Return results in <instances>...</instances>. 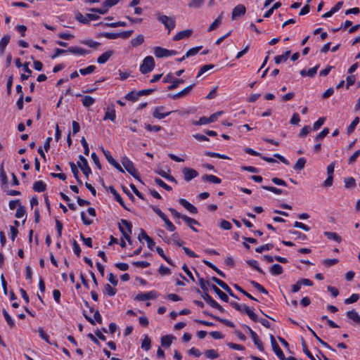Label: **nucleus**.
I'll return each instance as SVG.
<instances>
[{"label": "nucleus", "instance_id": "obj_1", "mask_svg": "<svg viewBox=\"0 0 360 360\" xmlns=\"http://www.w3.org/2000/svg\"><path fill=\"white\" fill-rule=\"evenodd\" d=\"M157 19L168 30V34H169L171 30L175 27L176 20L174 17H169L165 15L158 13Z\"/></svg>", "mask_w": 360, "mask_h": 360}, {"label": "nucleus", "instance_id": "obj_2", "mask_svg": "<svg viewBox=\"0 0 360 360\" xmlns=\"http://www.w3.org/2000/svg\"><path fill=\"white\" fill-rule=\"evenodd\" d=\"M122 164L125 169L132 175L135 179L141 181V179L138 174L137 170L136 169L134 163L127 157H124L122 159Z\"/></svg>", "mask_w": 360, "mask_h": 360}, {"label": "nucleus", "instance_id": "obj_3", "mask_svg": "<svg viewBox=\"0 0 360 360\" xmlns=\"http://www.w3.org/2000/svg\"><path fill=\"white\" fill-rule=\"evenodd\" d=\"M155 67V60L152 56H146L140 66V71L143 74L151 72Z\"/></svg>", "mask_w": 360, "mask_h": 360}, {"label": "nucleus", "instance_id": "obj_4", "mask_svg": "<svg viewBox=\"0 0 360 360\" xmlns=\"http://www.w3.org/2000/svg\"><path fill=\"white\" fill-rule=\"evenodd\" d=\"M133 32V30H127L119 33L103 32L102 33V36L108 39H115L119 37L122 39H128L132 34Z\"/></svg>", "mask_w": 360, "mask_h": 360}, {"label": "nucleus", "instance_id": "obj_5", "mask_svg": "<svg viewBox=\"0 0 360 360\" xmlns=\"http://www.w3.org/2000/svg\"><path fill=\"white\" fill-rule=\"evenodd\" d=\"M120 221L121 224L127 229V231H124V227L120 224H119V229L122 232L123 236L128 240V242L130 243L131 238L129 235L132 231V224L130 221H128L126 219H121Z\"/></svg>", "mask_w": 360, "mask_h": 360}, {"label": "nucleus", "instance_id": "obj_6", "mask_svg": "<svg viewBox=\"0 0 360 360\" xmlns=\"http://www.w3.org/2000/svg\"><path fill=\"white\" fill-rule=\"evenodd\" d=\"M207 291L208 290H202L201 293L202 298L212 307L218 309L221 312H224V308L211 297Z\"/></svg>", "mask_w": 360, "mask_h": 360}, {"label": "nucleus", "instance_id": "obj_7", "mask_svg": "<svg viewBox=\"0 0 360 360\" xmlns=\"http://www.w3.org/2000/svg\"><path fill=\"white\" fill-rule=\"evenodd\" d=\"M207 291L208 290H202L201 293L202 298L212 307L218 309L221 312H224V308L211 297Z\"/></svg>", "mask_w": 360, "mask_h": 360}, {"label": "nucleus", "instance_id": "obj_8", "mask_svg": "<svg viewBox=\"0 0 360 360\" xmlns=\"http://www.w3.org/2000/svg\"><path fill=\"white\" fill-rule=\"evenodd\" d=\"M79 159L80 162H77L78 167L81 169L83 174L88 177L89 174H91V168L88 165V162L85 158H84L82 155L79 156Z\"/></svg>", "mask_w": 360, "mask_h": 360}, {"label": "nucleus", "instance_id": "obj_9", "mask_svg": "<svg viewBox=\"0 0 360 360\" xmlns=\"http://www.w3.org/2000/svg\"><path fill=\"white\" fill-rule=\"evenodd\" d=\"M182 173L186 181H190L198 176V172L196 170L188 167L183 168Z\"/></svg>", "mask_w": 360, "mask_h": 360}, {"label": "nucleus", "instance_id": "obj_10", "mask_svg": "<svg viewBox=\"0 0 360 360\" xmlns=\"http://www.w3.org/2000/svg\"><path fill=\"white\" fill-rule=\"evenodd\" d=\"M245 327L248 329L255 345L257 346L258 349L263 352L264 349L263 344H262V341L259 339V337L257 335V333L255 331H253L249 326H246Z\"/></svg>", "mask_w": 360, "mask_h": 360}, {"label": "nucleus", "instance_id": "obj_11", "mask_svg": "<svg viewBox=\"0 0 360 360\" xmlns=\"http://www.w3.org/2000/svg\"><path fill=\"white\" fill-rule=\"evenodd\" d=\"M164 109L165 108L163 106L155 108L153 112V116L156 119L161 120L166 117L172 112V111L164 112Z\"/></svg>", "mask_w": 360, "mask_h": 360}, {"label": "nucleus", "instance_id": "obj_12", "mask_svg": "<svg viewBox=\"0 0 360 360\" xmlns=\"http://www.w3.org/2000/svg\"><path fill=\"white\" fill-rule=\"evenodd\" d=\"M246 8L245 6L242 4H239L236 6L232 11L231 18L232 20H235L237 17H240L243 15L245 13Z\"/></svg>", "mask_w": 360, "mask_h": 360}, {"label": "nucleus", "instance_id": "obj_13", "mask_svg": "<svg viewBox=\"0 0 360 360\" xmlns=\"http://www.w3.org/2000/svg\"><path fill=\"white\" fill-rule=\"evenodd\" d=\"M157 297L155 291H150L147 293H139L136 295V299L140 301L154 299Z\"/></svg>", "mask_w": 360, "mask_h": 360}, {"label": "nucleus", "instance_id": "obj_14", "mask_svg": "<svg viewBox=\"0 0 360 360\" xmlns=\"http://www.w3.org/2000/svg\"><path fill=\"white\" fill-rule=\"evenodd\" d=\"M194 85L195 84H191L186 87L185 89H184L183 90L180 91L179 92L173 95H169V96L174 100L182 98L189 94V92L193 88Z\"/></svg>", "mask_w": 360, "mask_h": 360}, {"label": "nucleus", "instance_id": "obj_15", "mask_svg": "<svg viewBox=\"0 0 360 360\" xmlns=\"http://www.w3.org/2000/svg\"><path fill=\"white\" fill-rule=\"evenodd\" d=\"M179 202L185 207L188 211H189L192 214H196L198 213L197 208L193 205L191 203H190L188 201L184 198H180L179 200Z\"/></svg>", "mask_w": 360, "mask_h": 360}, {"label": "nucleus", "instance_id": "obj_16", "mask_svg": "<svg viewBox=\"0 0 360 360\" xmlns=\"http://www.w3.org/2000/svg\"><path fill=\"white\" fill-rule=\"evenodd\" d=\"M192 33L193 30L189 29L180 31L176 35L174 36L173 40L179 41L183 39L188 38L192 34Z\"/></svg>", "mask_w": 360, "mask_h": 360}, {"label": "nucleus", "instance_id": "obj_17", "mask_svg": "<svg viewBox=\"0 0 360 360\" xmlns=\"http://www.w3.org/2000/svg\"><path fill=\"white\" fill-rule=\"evenodd\" d=\"M68 53H71L75 55L84 56L90 53L89 50L84 49L78 46H70L68 49Z\"/></svg>", "mask_w": 360, "mask_h": 360}, {"label": "nucleus", "instance_id": "obj_18", "mask_svg": "<svg viewBox=\"0 0 360 360\" xmlns=\"http://www.w3.org/2000/svg\"><path fill=\"white\" fill-rule=\"evenodd\" d=\"M109 190L110 193L114 195L115 199L123 207L125 210H129L127 206L124 204V200H122L120 195L117 193V191L115 189L113 186H110Z\"/></svg>", "mask_w": 360, "mask_h": 360}, {"label": "nucleus", "instance_id": "obj_19", "mask_svg": "<svg viewBox=\"0 0 360 360\" xmlns=\"http://www.w3.org/2000/svg\"><path fill=\"white\" fill-rule=\"evenodd\" d=\"M212 290L219 297V298L226 302H229V297L224 292H222L217 286L214 284L210 285Z\"/></svg>", "mask_w": 360, "mask_h": 360}, {"label": "nucleus", "instance_id": "obj_20", "mask_svg": "<svg viewBox=\"0 0 360 360\" xmlns=\"http://www.w3.org/2000/svg\"><path fill=\"white\" fill-rule=\"evenodd\" d=\"M103 120H110L112 122L115 120V110L113 106L107 108Z\"/></svg>", "mask_w": 360, "mask_h": 360}, {"label": "nucleus", "instance_id": "obj_21", "mask_svg": "<svg viewBox=\"0 0 360 360\" xmlns=\"http://www.w3.org/2000/svg\"><path fill=\"white\" fill-rule=\"evenodd\" d=\"M168 49L162 48L160 46H155L154 48V54L157 58H162L167 57Z\"/></svg>", "mask_w": 360, "mask_h": 360}, {"label": "nucleus", "instance_id": "obj_22", "mask_svg": "<svg viewBox=\"0 0 360 360\" xmlns=\"http://www.w3.org/2000/svg\"><path fill=\"white\" fill-rule=\"evenodd\" d=\"M347 316L354 323L360 325V315L354 309L347 312Z\"/></svg>", "mask_w": 360, "mask_h": 360}, {"label": "nucleus", "instance_id": "obj_23", "mask_svg": "<svg viewBox=\"0 0 360 360\" xmlns=\"http://www.w3.org/2000/svg\"><path fill=\"white\" fill-rule=\"evenodd\" d=\"M182 219L185 221L186 224L195 232H198V229H195L193 225H198L199 223L194 219L191 218L188 216L182 217Z\"/></svg>", "mask_w": 360, "mask_h": 360}, {"label": "nucleus", "instance_id": "obj_24", "mask_svg": "<svg viewBox=\"0 0 360 360\" xmlns=\"http://www.w3.org/2000/svg\"><path fill=\"white\" fill-rule=\"evenodd\" d=\"M112 51H108L103 53L97 58V63L99 64H103L106 63L108 60V59L112 56Z\"/></svg>", "mask_w": 360, "mask_h": 360}, {"label": "nucleus", "instance_id": "obj_25", "mask_svg": "<svg viewBox=\"0 0 360 360\" xmlns=\"http://www.w3.org/2000/svg\"><path fill=\"white\" fill-rule=\"evenodd\" d=\"M202 179L205 181H208L216 184H219L221 182V179L212 174H205L202 177Z\"/></svg>", "mask_w": 360, "mask_h": 360}, {"label": "nucleus", "instance_id": "obj_26", "mask_svg": "<svg viewBox=\"0 0 360 360\" xmlns=\"http://www.w3.org/2000/svg\"><path fill=\"white\" fill-rule=\"evenodd\" d=\"M215 122V120L213 119V115H212L210 117H202L200 118L198 121L194 122V125H203L207 124L212 122Z\"/></svg>", "mask_w": 360, "mask_h": 360}, {"label": "nucleus", "instance_id": "obj_27", "mask_svg": "<svg viewBox=\"0 0 360 360\" xmlns=\"http://www.w3.org/2000/svg\"><path fill=\"white\" fill-rule=\"evenodd\" d=\"M174 338V337L170 335L162 336L161 338V345L165 347H169L172 345Z\"/></svg>", "mask_w": 360, "mask_h": 360}, {"label": "nucleus", "instance_id": "obj_28", "mask_svg": "<svg viewBox=\"0 0 360 360\" xmlns=\"http://www.w3.org/2000/svg\"><path fill=\"white\" fill-rule=\"evenodd\" d=\"M290 53V51H286L283 54L276 56L274 58L275 63L276 64H279L281 62H285L289 58Z\"/></svg>", "mask_w": 360, "mask_h": 360}, {"label": "nucleus", "instance_id": "obj_29", "mask_svg": "<svg viewBox=\"0 0 360 360\" xmlns=\"http://www.w3.org/2000/svg\"><path fill=\"white\" fill-rule=\"evenodd\" d=\"M46 188V185L42 181H37L33 184V189L36 192H43Z\"/></svg>", "mask_w": 360, "mask_h": 360}, {"label": "nucleus", "instance_id": "obj_30", "mask_svg": "<svg viewBox=\"0 0 360 360\" xmlns=\"http://www.w3.org/2000/svg\"><path fill=\"white\" fill-rule=\"evenodd\" d=\"M324 236H326L328 239L333 240L338 243H340L342 240L341 237L335 232L325 231Z\"/></svg>", "mask_w": 360, "mask_h": 360}, {"label": "nucleus", "instance_id": "obj_31", "mask_svg": "<svg viewBox=\"0 0 360 360\" xmlns=\"http://www.w3.org/2000/svg\"><path fill=\"white\" fill-rule=\"evenodd\" d=\"M222 15L221 13L217 18L216 20L210 25V27L207 29V32H212L214 30H215L217 27L219 26V25L221 23L222 20Z\"/></svg>", "mask_w": 360, "mask_h": 360}, {"label": "nucleus", "instance_id": "obj_32", "mask_svg": "<svg viewBox=\"0 0 360 360\" xmlns=\"http://www.w3.org/2000/svg\"><path fill=\"white\" fill-rule=\"evenodd\" d=\"M270 272L273 275L278 276L281 275L283 272V269L280 264H275L271 266Z\"/></svg>", "mask_w": 360, "mask_h": 360}, {"label": "nucleus", "instance_id": "obj_33", "mask_svg": "<svg viewBox=\"0 0 360 360\" xmlns=\"http://www.w3.org/2000/svg\"><path fill=\"white\" fill-rule=\"evenodd\" d=\"M144 41V37L143 34H139L136 37L134 38L131 41V46L133 47H136L141 44H142Z\"/></svg>", "mask_w": 360, "mask_h": 360}, {"label": "nucleus", "instance_id": "obj_34", "mask_svg": "<svg viewBox=\"0 0 360 360\" xmlns=\"http://www.w3.org/2000/svg\"><path fill=\"white\" fill-rule=\"evenodd\" d=\"M272 349L274 352L276 354V355L278 356V358L281 360L284 359V354L282 351V349L280 348L279 345L277 343H275L272 346Z\"/></svg>", "mask_w": 360, "mask_h": 360}, {"label": "nucleus", "instance_id": "obj_35", "mask_svg": "<svg viewBox=\"0 0 360 360\" xmlns=\"http://www.w3.org/2000/svg\"><path fill=\"white\" fill-rule=\"evenodd\" d=\"M82 102L84 107L89 108L95 103V99L90 96H85L83 97Z\"/></svg>", "mask_w": 360, "mask_h": 360}, {"label": "nucleus", "instance_id": "obj_36", "mask_svg": "<svg viewBox=\"0 0 360 360\" xmlns=\"http://www.w3.org/2000/svg\"><path fill=\"white\" fill-rule=\"evenodd\" d=\"M10 36L6 34V35H4L1 41H0V51L1 53H3L6 47V46L8 45V44L9 43V41H10Z\"/></svg>", "mask_w": 360, "mask_h": 360}, {"label": "nucleus", "instance_id": "obj_37", "mask_svg": "<svg viewBox=\"0 0 360 360\" xmlns=\"http://www.w3.org/2000/svg\"><path fill=\"white\" fill-rule=\"evenodd\" d=\"M203 263L206 264L210 268L212 269L214 271H216L221 277L225 278L226 275L225 274L219 270L216 266H214L212 263L204 259Z\"/></svg>", "mask_w": 360, "mask_h": 360}, {"label": "nucleus", "instance_id": "obj_38", "mask_svg": "<svg viewBox=\"0 0 360 360\" xmlns=\"http://www.w3.org/2000/svg\"><path fill=\"white\" fill-rule=\"evenodd\" d=\"M69 165H70V167L71 168V171H72L75 178L77 179V181L79 184H82V183L81 180L79 178V171H78V169L77 168L76 165L74 162H70L69 163Z\"/></svg>", "mask_w": 360, "mask_h": 360}, {"label": "nucleus", "instance_id": "obj_39", "mask_svg": "<svg viewBox=\"0 0 360 360\" xmlns=\"http://www.w3.org/2000/svg\"><path fill=\"white\" fill-rule=\"evenodd\" d=\"M23 70L25 73H28V75L22 74L20 75V79L22 80H26L29 78L30 75L32 73V70L29 68V63H25L22 65Z\"/></svg>", "mask_w": 360, "mask_h": 360}, {"label": "nucleus", "instance_id": "obj_40", "mask_svg": "<svg viewBox=\"0 0 360 360\" xmlns=\"http://www.w3.org/2000/svg\"><path fill=\"white\" fill-rule=\"evenodd\" d=\"M306 159L304 158H300L297 160V162L294 165L293 168L295 170H302L304 169L306 164Z\"/></svg>", "mask_w": 360, "mask_h": 360}, {"label": "nucleus", "instance_id": "obj_41", "mask_svg": "<svg viewBox=\"0 0 360 360\" xmlns=\"http://www.w3.org/2000/svg\"><path fill=\"white\" fill-rule=\"evenodd\" d=\"M205 355L207 358L210 359H217L219 356V353L214 349H207L205 352Z\"/></svg>", "mask_w": 360, "mask_h": 360}, {"label": "nucleus", "instance_id": "obj_42", "mask_svg": "<svg viewBox=\"0 0 360 360\" xmlns=\"http://www.w3.org/2000/svg\"><path fill=\"white\" fill-rule=\"evenodd\" d=\"M151 347V340L148 335H145L144 339L141 343V348L146 351H148Z\"/></svg>", "mask_w": 360, "mask_h": 360}, {"label": "nucleus", "instance_id": "obj_43", "mask_svg": "<svg viewBox=\"0 0 360 360\" xmlns=\"http://www.w3.org/2000/svg\"><path fill=\"white\" fill-rule=\"evenodd\" d=\"M244 310L250 319H251L253 321L257 322L259 321L257 315L254 313L252 309H250L249 307H244Z\"/></svg>", "mask_w": 360, "mask_h": 360}, {"label": "nucleus", "instance_id": "obj_44", "mask_svg": "<svg viewBox=\"0 0 360 360\" xmlns=\"http://www.w3.org/2000/svg\"><path fill=\"white\" fill-rule=\"evenodd\" d=\"M82 44L86 45L91 48L97 49L98 46H100V43L98 41H94L92 39H88L82 41Z\"/></svg>", "mask_w": 360, "mask_h": 360}, {"label": "nucleus", "instance_id": "obj_45", "mask_svg": "<svg viewBox=\"0 0 360 360\" xmlns=\"http://www.w3.org/2000/svg\"><path fill=\"white\" fill-rule=\"evenodd\" d=\"M204 1L205 0H191L188 6L189 8H198L203 4Z\"/></svg>", "mask_w": 360, "mask_h": 360}, {"label": "nucleus", "instance_id": "obj_46", "mask_svg": "<svg viewBox=\"0 0 360 360\" xmlns=\"http://www.w3.org/2000/svg\"><path fill=\"white\" fill-rule=\"evenodd\" d=\"M345 186L347 188H351L356 186V181L353 177L346 178L344 180Z\"/></svg>", "mask_w": 360, "mask_h": 360}, {"label": "nucleus", "instance_id": "obj_47", "mask_svg": "<svg viewBox=\"0 0 360 360\" xmlns=\"http://www.w3.org/2000/svg\"><path fill=\"white\" fill-rule=\"evenodd\" d=\"M250 284L260 292L266 295L268 294V291L259 283L255 281H250Z\"/></svg>", "mask_w": 360, "mask_h": 360}, {"label": "nucleus", "instance_id": "obj_48", "mask_svg": "<svg viewBox=\"0 0 360 360\" xmlns=\"http://www.w3.org/2000/svg\"><path fill=\"white\" fill-rule=\"evenodd\" d=\"M212 318H213L214 319L225 324L226 326H229V327H231V328H233L234 327V324L233 322L227 320V319H221L219 316H214V315H212Z\"/></svg>", "mask_w": 360, "mask_h": 360}, {"label": "nucleus", "instance_id": "obj_49", "mask_svg": "<svg viewBox=\"0 0 360 360\" xmlns=\"http://www.w3.org/2000/svg\"><path fill=\"white\" fill-rule=\"evenodd\" d=\"M247 263L249 266L253 267L259 273L264 274V272L262 271V269L259 266L258 262L256 260L250 259L248 260Z\"/></svg>", "mask_w": 360, "mask_h": 360}, {"label": "nucleus", "instance_id": "obj_50", "mask_svg": "<svg viewBox=\"0 0 360 360\" xmlns=\"http://www.w3.org/2000/svg\"><path fill=\"white\" fill-rule=\"evenodd\" d=\"M359 123V117H356L349 126L347 127V134H349L354 130L356 125Z\"/></svg>", "mask_w": 360, "mask_h": 360}, {"label": "nucleus", "instance_id": "obj_51", "mask_svg": "<svg viewBox=\"0 0 360 360\" xmlns=\"http://www.w3.org/2000/svg\"><path fill=\"white\" fill-rule=\"evenodd\" d=\"M4 316L8 323V324L10 326V327L13 328L15 326V323L13 320L12 319L11 316L8 314V313L6 311L5 309L2 311Z\"/></svg>", "mask_w": 360, "mask_h": 360}, {"label": "nucleus", "instance_id": "obj_52", "mask_svg": "<svg viewBox=\"0 0 360 360\" xmlns=\"http://www.w3.org/2000/svg\"><path fill=\"white\" fill-rule=\"evenodd\" d=\"M274 247V245L271 243H267L264 245L257 247L255 248V251L258 253H262L265 250H269Z\"/></svg>", "mask_w": 360, "mask_h": 360}, {"label": "nucleus", "instance_id": "obj_53", "mask_svg": "<svg viewBox=\"0 0 360 360\" xmlns=\"http://www.w3.org/2000/svg\"><path fill=\"white\" fill-rule=\"evenodd\" d=\"M155 182L156 183L157 185L165 188L166 191H170L172 190L171 186H169V185L165 184L162 179H160L159 178H155Z\"/></svg>", "mask_w": 360, "mask_h": 360}, {"label": "nucleus", "instance_id": "obj_54", "mask_svg": "<svg viewBox=\"0 0 360 360\" xmlns=\"http://www.w3.org/2000/svg\"><path fill=\"white\" fill-rule=\"evenodd\" d=\"M214 65H212V64L205 65L202 66L198 72L197 78L200 77L202 75H203L207 71L214 68Z\"/></svg>", "mask_w": 360, "mask_h": 360}, {"label": "nucleus", "instance_id": "obj_55", "mask_svg": "<svg viewBox=\"0 0 360 360\" xmlns=\"http://www.w3.org/2000/svg\"><path fill=\"white\" fill-rule=\"evenodd\" d=\"M262 188L264 190H266V191H271L275 194H281L283 193V191L281 189H279V188H277L276 187H274V186H262Z\"/></svg>", "mask_w": 360, "mask_h": 360}, {"label": "nucleus", "instance_id": "obj_56", "mask_svg": "<svg viewBox=\"0 0 360 360\" xmlns=\"http://www.w3.org/2000/svg\"><path fill=\"white\" fill-rule=\"evenodd\" d=\"M104 291L105 293H107L109 296H113L116 294L117 290L112 286H110L109 284H105L104 287Z\"/></svg>", "mask_w": 360, "mask_h": 360}, {"label": "nucleus", "instance_id": "obj_57", "mask_svg": "<svg viewBox=\"0 0 360 360\" xmlns=\"http://www.w3.org/2000/svg\"><path fill=\"white\" fill-rule=\"evenodd\" d=\"M96 69L95 65H89L86 68L80 69L79 72L82 75H86L92 73Z\"/></svg>", "mask_w": 360, "mask_h": 360}, {"label": "nucleus", "instance_id": "obj_58", "mask_svg": "<svg viewBox=\"0 0 360 360\" xmlns=\"http://www.w3.org/2000/svg\"><path fill=\"white\" fill-rule=\"evenodd\" d=\"M25 208L23 206L19 205L15 216L16 218L20 219L25 214Z\"/></svg>", "mask_w": 360, "mask_h": 360}, {"label": "nucleus", "instance_id": "obj_59", "mask_svg": "<svg viewBox=\"0 0 360 360\" xmlns=\"http://www.w3.org/2000/svg\"><path fill=\"white\" fill-rule=\"evenodd\" d=\"M201 49H202V46H197V47H194V48L189 49L186 53V57L188 58L190 56H195Z\"/></svg>", "mask_w": 360, "mask_h": 360}, {"label": "nucleus", "instance_id": "obj_60", "mask_svg": "<svg viewBox=\"0 0 360 360\" xmlns=\"http://www.w3.org/2000/svg\"><path fill=\"white\" fill-rule=\"evenodd\" d=\"M359 299V294H352L349 298H347L345 300V303L347 304H352L358 301Z\"/></svg>", "mask_w": 360, "mask_h": 360}, {"label": "nucleus", "instance_id": "obj_61", "mask_svg": "<svg viewBox=\"0 0 360 360\" xmlns=\"http://www.w3.org/2000/svg\"><path fill=\"white\" fill-rule=\"evenodd\" d=\"M184 81L182 79H176V78H174V80L172 81V84L169 85L167 87V89L169 90L174 89H176L179 86V84L184 83Z\"/></svg>", "mask_w": 360, "mask_h": 360}, {"label": "nucleus", "instance_id": "obj_62", "mask_svg": "<svg viewBox=\"0 0 360 360\" xmlns=\"http://www.w3.org/2000/svg\"><path fill=\"white\" fill-rule=\"evenodd\" d=\"M302 346L304 353L306 354L311 360H316L315 358L311 354V353L308 349L307 344L303 339L302 340Z\"/></svg>", "mask_w": 360, "mask_h": 360}, {"label": "nucleus", "instance_id": "obj_63", "mask_svg": "<svg viewBox=\"0 0 360 360\" xmlns=\"http://www.w3.org/2000/svg\"><path fill=\"white\" fill-rule=\"evenodd\" d=\"M329 133V129L328 128H324L315 138V140L316 141L322 140L323 138H325Z\"/></svg>", "mask_w": 360, "mask_h": 360}, {"label": "nucleus", "instance_id": "obj_64", "mask_svg": "<svg viewBox=\"0 0 360 360\" xmlns=\"http://www.w3.org/2000/svg\"><path fill=\"white\" fill-rule=\"evenodd\" d=\"M325 117H320L316 122H315L313 124V129L314 131L318 130L325 122Z\"/></svg>", "mask_w": 360, "mask_h": 360}]
</instances>
